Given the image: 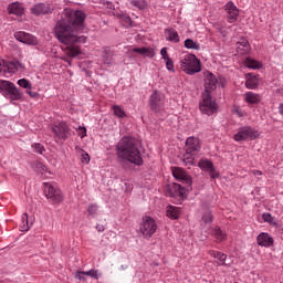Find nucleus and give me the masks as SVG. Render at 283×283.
I'll return each mask as SVG.
<instances>
[{
	"label": "nucleus",
	"instance_id": "f257e3e1",
	"mask_svg": "<svg viewBox=\"0 0 283 283\" xmlns=\"http://www.w3.org/2000/svg\"><path fill=\"white\" fill-rule=\"evenodd\" d=\"M65 15L67 21L62 20L55 25V36L60 43H63L62 48L64 54L74 59L81 54V43L87 41V36L78 35L82 30H85V12L77 11H66Z\"/></svg>",
	"mask_w": 283,
	"mask_h": 283
},
{
	"label": "nucleus",
	"instance_id": "f03ea898",
	"mask_svg": "<svg viewBox=\"0 0 283 283\" xmlns=\"http://www.w3.org/2000/svg\"><path fill=\"white\" fill-rule=\"evenodd\" d=\"M117 158L140 167L143 165V155L138 149V142L132 137H124L117 144Z\"/></svg>",
	"mask_w": 283,
	"mask_h": 283
},
{
	"label": "nucleus",
	"instance_id": "7ed1b4c3",
	"mask_svg": "<svg viewBox=\"0 0 283 283\" xmlns=\"http://www.w3.org/2000/svg\"><path fill=\"white\" fill-rule=\"evenodd\" d=\"M180 67L182 72L189 75L198 74L201 72L202 66L200 65V60L196 57L193 54H187L180 61Z\"/></svg>",
	"mask_w": 283,
	"mask_h": 283
},
{
	"label": "nucleus",
	"instance_id": "20e7f679",
	"mask_svg": "<svg viewBox=\"0 0 283 283\" xmlns=\"http://www.w3.org/2000/svg\"><path fill=\"white\" fill-rule=\"evenodd\" d=\"M200 151V139L188 137L186 140V154L184 155L185 165H193V156Z\"/></svg>",
	"mask_w": 283,
	"mask_h": 283
},
{
	"label": "nucleus",
	"instance_id": "39448f33",
	"mask_svg": "<svg viewBox=\"0 0 283 283\" xmlns=\"http://www.w3.org/2000/svg\"><path fill=\"white\" fill-rule=\"evenodd\" d=\"M260 137V132L251 126H242L238 129L237 134L233 135L235 143H244L247 140H255Z\"/></svg>",
	"mask_w": 283,
	"mask_h": 283
},
{
	"label": "nucleus",
	"instance_id": "423d86ee",
	"mask_svg": "<svg viewBox=\"0 0 283 283\" xmlns=\"http://www.w3.org/2000/svg\"><path fill=\"white\" fill-rule=\"evenodd\" d=\"M0 94L4 95L10 101H20L21 92L17 88V85L10 81L0 80Z\"/></svg>",
	"mask_w": 283,
	"mask_h": 283
},
{
	"label": "nucleus",
	"instance_id": "0eeeda50",
	"mask_svg": "<svg viewBox=\"0 0 283 283\" xmlns=\"http://www.w3.org/2000/svg\"><path fill=\"white\" fill-rule=\"evenodd\" d=\"M139 231L146 240H149L156 231H158V224L154 218L146 216L143 218L142 223L139 226Z\"/></svg>",
	"mask_w": 283,
	"mask_h": 283
},
{
	"label": "nucleus",
	"instance_id": "6e6552de",
	"mask_svg": "<svg viewBox=\"0 0 283 283\" xmlns=\"http://www.w3.org/2000/svg\"><path fill=\"white\" fill-rule=\"evenodd\" d=\"M199 109L202 114H206L207 116H211L212 114H216L218 112V104L211 95L208 93H202L201 101L199 103Z\"/></svg>",
	"mask_w": 283,
	"mask_h": 283
},
{
	"label": "nucleus",
	"instance_id": "1a4fd4ad",
	"mask_svg": "<svg viewBox=\"0 0 283 283\" xmlns=\"http://www.w3.org/2000/svg\"><path fill=\"white\" fill-rule=\"evenodd\" d=\"M44 193L51 202H54V205L63 202V192L56 187V184H44Z\"/></svg>",
	"mask_w": 283,
	"mask_h": 283
},
{
	"label": "nucleus",
	"instance_id": "9d476101",
	"mask_svg": "<svg viewBox=\"0 0 283 283\" xmlns=\"http://www.w3.org/2000/svg\"><path fill=\"white\" fill-rule=\"evenodd\" d=\"M52 132L57 140H67L70 134H72V129H70V126L65 122L53 125Z\"/></svg>",
	"mask_w": 283,
	"mask_h": 283
},
{
	"label": "nucleus",
	"instance_id": "9b49d317",
	"mask_svg": "<svg viewBox=\"0 0 283 283\" xmlns=\"http://www.w3.org/2000/svg\"><path fill=\"white\" fill-rule=\"evenodd\" d=\"M23 67L20 62H7L6 60H0V73L3 74H14Z\"/></svg>",
	"mask_w": 283,
	"mask_h": 283
},
{
	"label": "nucleus",
	"instance_id": "f8f14e48",
	"mask_svg": "<svg viewBox=\"0 0 283 283\" xmlns=\"http://www.w3.org/2000/svg\"><path fill=\"white\" fill-rule=\"evenodd\" d=\"M205 92L203 94L211 95V92H213L218 87V77L213 75L211 72H207L205 75Z\"/></svg>",
	"mask_w": 283,
	"mask_h": 283
},
{
	"label": "nucleus",
	"instance_id": "ddd939ff",
	"mask_svg": "<svg viewBox=\"0 0 283 283\" xmlns=\"http://www.w3.org/2000/svg\"><path fill=\"white\" fill-rule=\"evenodd\" d=\"M198 167H200L202 171H207L210 178H220V172L216 170V167H213V163L211 160L201 159L198 163Z\"/></svg>",
	"mask_w": 283,
	"mask_h": 283
},
{
	"label": "nucleus",
	"instance_id": "4468645a",
	"mask_svg": "<svg viewBox=\"0 0 283 283\" xmlns=\"http://www.w3.org/2000/svg\"><path fill=\"white\" fill-rule=\"evenodd\" d=\"M14 39H17V41H20V43H24L25 45H36L39 43V40H36V36L30 33H27L24 31L15 32Z\"/></svg>",
	"mask_w": 283,
	"mask_h": 283
},
{
	"label": "nucleus",
	"instance_id": "2eb2a0df",
	"mask_svg": "<svg viewBox=\"0 0 283 283\" xmlns=\"http://www.w3.org/2000/svg\"><path fill=\"white\" fill-rule=\"evenodd\" d=\"M172 176L174 178H176V180L185 182L186 185H188V187H191V176L187 175V172L182 168H174Z\"/></svg>",
	"mask_w": 283,
	"mask_h": 283
},
{
	"label": "nucleus",
	"instance_id": "dca6fc26",
	"mask_svg": "<svg viewBox=\"0 0 283 283\" xmlns=\"http://www.w3.org/2000/svg\"><path fill=\"white\" fill-rule=\"evenodd\" d=\"M163 98H165V96L159 93L158 91H155L149 98V103H150V107L151 109H154V112H158V109H160L161 105H163Z\"/></svg>",
	"mask_w": 283,
	"mask_h": 283
},
{
	"label": "nucleus",
	"instance_id": "f3484780",
	"mask_svg": "<svg viewBox=\"0 0 283 283\" xmlns=\"http://www.w3.org/2000/svg\"><path fill=\"white\" fill-rule=\"evenodd\" d=\"M31 12L36 17L41 14H50V12H52V8L45 3H38L31 8Z\"/></svg>",
	"mask_w": 283,
	"mask_h": 283
},
{
	"label": "nucleus",
	"instance_id": "a211bd4d",
	"mask_svg": "<svg viewBox=\"0 0 283 283\" xmlns=\"http://www.w3.org/2000/svg\"><path fill=\"white\" fill-rule=\"evenodd\" d=\"M245 87L248 90H256L258 84H259V80H258V75L253 74V73H249L245 75Z\"/></svg>",
	"mask_w": 283,
	"mask_h": 283
},
{
	"label": "nucleus",
	"instance_id": "6ab92c4d",
	"mask_svg": "<svg viewBox=\"0 0 283 283\" xmlns=\"http://www.w3.org/2000/svg\"><path fill=\"white\" fill-rule=\"evenodd\" d=\"M244 101L249 105H258L262 101V97L260 94L253 93V92H247L244 95Z\"/></svg>",
	"mask_w": 283,
	"mask_h": 283
},
{
	"label": "nucleus",
	"instance_id": "aec40b11",
	"mask_svg": "<svg viewBox=\"0 0 283 283\" xmlns=\"http://www.w3.org/2000/svg\"><path fill=\"white\" fill-rule=\"evenodd\" d=\"M133 52H136V54H140L142 56H148L149 59H154V56H156V51L151 48H134Z\"/></svg>",
	"mask_w": 283,
	"mask_h": 283
},
{
	"label": "nucleus",
	"instance_id": "412c9836",
	"mask_svg": "<svg viewBox=\"0 0 283 283\" xmlns=\"http://www.w3.org/2000/svg\"><path fill=\"white\" fill-rule=\"evenodd\" d=\"M258 244L260 247H271L273 245V238H271L269 235V233H261L259 237H258Z\"/></svg>",
	"mask_w": 283,
	"mask_h": 283
},
{
	"label": "nucleus",
	"instance_id": "4be33fe9",
	"mask_svg": "<svg viewBox=\"0 0 283 283\" xmlns=\"http://www.w3.org/2000/svg\"><path fill=\"white\" fill-rule=\"evenodd\" d=\"M9 14H15V17H21L23 14V6L19 2H13L8 7Z\"/></svg>",
	"mask_w": 283,
	"mask_h": 283
},
{
	"label": "nucleus",
	"instance_id": "5701e85b",
	"mask_svg": "<svg viewBox=\"0 0 283 283\" xmlns=\"http://www.w3.org/2000/svg\"><path fill=\"white\" fill-rule=\"evenodd\" d=\"M251 50V45L249 44V41L241 40L237 43V52L238 54L244 55L249 54V51Z\"/></svg>",
	"mask_w": 283,
	"mask_h": 283
},
{
	"label": "nucleus",
	"instance_id": "b1692460",
	"mask_svg": "<svg viewBox=\"0 0 283 283\" xmlns=\"http://www.w3.org/2000/svg\"><path fill=\"white\" fill-rule=\"evenodd\" d=\"M208 253L211 258H216L217 260H219L218 262L219 266H224L227 262V254L214 251V250H210Z\"/></svg>",
	"mask_w": 283,
	"mask_h": 283
},
{
	"label": "nucleus",
	"instance_id": "393cba45",
	"mask_svg": "<svg viewBox=\"0 0 283 283\" xmlns=\"http://www.w3.org/2000/svg\"><path fill=\"white\" fill-rule=\"evenodd\" d=\"M102 59L105 65H112V63H114V53H112V50H109V48H106L104 50Z\"/></svg>",
	"mask_w": 283,
	"mask_h": 283
},
{
	"label": "nucleus",
	"instance_id": "a878e982",
	"mask_svg": "<svg viewBox=\"0 0 283 283\" xmlns=\"http://www.w3.org/2000/svg\"><path fill=\"white\" fill-rule=\"evenodd\" d=\"M167 41H171L172 43L180 42V35H178V31L176 29H168L166 30Z\"/></svg>",
	"mask_w": 283,
	"mask_h": 283
},
{
	"label": "nucleus",
	"instance_id": "bb28decb",
	"mask_svg": "<svg viewBox=\"0 0 283 283\" xmlns=\"http://www.w3.org/2000/svg\"><path fill=\"white\" fill-rule=\"evenodd\" d=\"M166 214L168 218H172L174 220H177V218L180 216V208L175 206H168L166 210Z\"/></svg>",
	"mask_w": 283,
	"mask_h": 283
},
{
	"label": "nucleus",
	"instance_id": "cd10ccee",
	"mask_svg": "<svg viewBox=\"0 0 283 283\" xmlns=\"http://www.w3.org/2000/svg\"><path fill=\"white\" fill-rule=\"evenodd\" d=\"M245 67H249L250 70H260L262 67V63H260L256 60H253L251 57H247L244 61Z\"/></svg>",
	"mask_w": 283,
	"mask_h": 283
},
{
	"label": "nucleus",
	"instance_id": "c85d7f7f",
	"mask_svg": "<svg viewBox=\"0 0 283 283\" xmlns=\"http://www.w3.org/2000/svg\"><path fill=\"white\" fill-rule=\"evenodd\" d=\"M212 235L216 238L217 242H224V240H227V233H224L220 228L214 229Z\"/></svg>",
	"mask_w": 283,
	"mask_h": 283
},
{
	"label": "nucleus",
	"instance_id": "c756f323",
	"mask_svg": "<svg viewBox=\"0 0 283 283\" xmlns=\"http://www.w3.org/2000/svg\"><path fill=\"white\" fill-rule=\"evenodd\" d=\"M21 224H20V231H30V227H32V224H30V222L28 221V213H23L21 217Z\"/></svg>",
	"mask_w": 283,
	"mask_h": 283
},
{
	"label": "nucleus",
	"instance_id": "7c9ffc66",
	"mask_svg": "<svg viewBox=\"0 0 283 283\" xmlns=\"http://www.w3.org/2000/svg\"><path fill=\"white\" fill-rule=\"evenodd\" d=\"M130 6L138 10H145L147 8V0H130Z\"/></svg>",
	"mask_w": 283,
	"mask_h": 283
},
{
	"label": "nucleus",
	"instance_id": "2f4dec72",
	"mask_svg": "<svg viewBox=\"0 0 283 283\" xmlns=\"http://www.w3.org/2000/svg\"><path fill=\"white\" fill-rule=\"evenodd\" d=\"M172 190L175 192L170 193V196H185V188H182V186H180V184H174L172 185Z\"/></svg>",
	"mask_w": 283,
	"mask_h": 283
},
{
	"label": "nucleus",
	"instance_id": "473e14b6",
	"mask_svg": "<svg viewBox=\"0 0 283 283\" xmlns=\"http://www.w3.org/2000/svg\"><path fill=\"white\" fill-rule=\"evenodd\" d=\"M185 48H187V50H200V44L191 39H187L185 41Z\"/></svg>",
	"mask_w": 283,
	"mask_h": 283
},
{
	"label": "nucleus",
	"instance_id": "72a5a7b5",
	"mask_svg": "<svg viewBox=\"0 0 283 283\" xmlns=\"http://www.w3.org/2000/svg\"><path fill=\"white\" fill-rule=\"evenodd\" d=\"M232 114H234V116H238V118H242V117L247 116V112H244L242 108H240V106H233Z\"/></svg>",
	"mask_w": 283,
	"mask_h": 283
},
{
	"label": "nucleus",
	"instance_id": "f704fd0d",
	"mask_svg": "<svg viewBox=\"0 0 283 283\" xmlns=\"http://www.w3.org/2000/svg\"><path fill=\"white\" fill-rule=\"evenodd\" d=\"M240 14V11H229L228 12V21L229 23H235L238 17Z\"/></svg>",
	"mask_w": 283,
	"mask_h": 283
},
{
	"label": "nucleus",
	"instance_id": "c9c22d12",
	"mask_svg": "<svg viewBox=\"0 0 283 283\" xmlns=\"http://www.w3.org/2000/svg\"><path fill=\"white\" fill-rule=\"evenodd\" d=\"M202 222H205V224H211V222H213V214L211 213V211H207L203 213Z\"/></svg>",
	"mask_w": 283,
	"mask_h": 283
},
{
	"label": "nucleus",
	"instance_id": "e433bc0d",
	"mask_svg": "<svg viewBox=\"0 0 283 283\" xmlns=\"http://www.w3.org/2000/svg\"><path fill=\"white\" fill-rule=\"evenodd\" d=\"M113 112L117 116V118H125V111H123V108H120V106L114 105Z\"/></svg>",
	"mask_w": 283,
	"mask_h": 283
},
{
	"label": "nucleus",
	"instance_id": "4c0bfd02",
	"mask_svg": "<svg viewBox=\"0 0 283 283\" xmlns=\"http://www.w3.org/2000/svg\"><path fill=\"white\" fill-rule=\"evenodd\" d=\"M32 149H34V151H36V154H40L41 156H43V154H45V147L39 143L33 144Z\"/></svg>",
	"mask_w": 283,
	"mask_h": 283
},
{
	"label": "nucleus",
	"instance_id": "58836bf2",
	"mask_svg": "<svg viewBox=\"0 0 283 283\" xmlns=\"http://www.w3.org/2000/svg\"><path fill=\"white\" fill-rule=\"evenodd\" d=\"M97 211H98V206H96V205H90L87 208V213L92 218H94V216H96Z\"/></svg>",
	"mask_w": 283,
	"mask_h": 283
},
{
	"label": "nucleus",
	"instance_id": "ea45409f",
	"mask_svg": "<svg viewBox=\"0 0 283 283\" xmlns=\"http://www.w3.org/2000/svg\"><path fill=\"white\" fill-rule=\"evenodd\" d=\"M18 85L20 87H24V90H31V85H30V81L25 80V78H21L18 81Z\"/></svg>",
	"mask_w": 283,
	"mask_h": 283
},
{
	"label": "nucleus",
	"instance_id": "a19ab883",
	"mask_svg": "<svg viewBox=\"0 0 283 283\" xmlns=\"http://www.w3.org/2000/svg\"><path fill=\"white\" fill-rule=\"evenodd\" d=\"M85 275H87L88 277H93L94 280H98L99 274H98V270H90L84 272Z\"/></svg>",
	"mask_w": 283,
	"mask_h": 283
},
{
	"label": "nucleus",
	"instance_id": "79ce46f5",
	"mask_svg": "<svg viewBox=\"0 0 283 283\" xmlns=\"http://www.w3.org/2000/svg\"><path fill=\"white\" fill-rule=\"evenodd\" d=\"M81 163L84 165H90V154L85 153V150H82Z\"/></svg>",
	"mask_w": 283,
	"mask_h": 283
},
{
	"label": "nucleus",
	"instance_id": "37998d69",
	"mask_svg": "<svg viewBox=\"0 0 283 283\" xmlns=\"http://www.w3.org/2000/svg\"><path fill=\"white\" fill-rule=\"evenodd\" d=\"M166 61V67L169 72H175L174 69V60H171V57H168Z\"/></svg>",
	"mask_w": 283,
	"mask_h": 283
},
{
	"label": "nucleus",
	"instance_id": "c03bdc74",
	"mask_svg": "<svg viewBox=\"0 0 283 283\" xmlns=\"http://www.w3.org/2000/svg\"><path fill=\"white\" fill-rule=\"evenodd\" d=\"M226 10L228 12H235V11H238V7H235V4L233 2H228L226 4Z\"/></svg>",
	"mask_w": 283,
	"mask_h": 283
},
{
	"label": "nucleus",
	"instance_id": "a18cd8bd",
	"mask_svg": "<svg viewBox=\"0 0 283 283\" xmlns=\"http://www.w3.org/2000/svg\"><path fill=\"white\" fill-rule=\"evenodd\" d=\"M160 54H161V57L164 59V61H167V59H170L169 54H167V48H163L160 50Z\"/></svg>",
	"mask_w": 283,
	"mask_h": 283
},
{
	"label": "nucleus",
	"instance_id": "49530a36",
	"mask_svg": "<svg viewBox=\"0 0 283 283\" xmlns=\"http://www.w3.org/2000/svg\"><path fill=\"white\" fill-rule=\"evenodd\" d=\"M264 222H273V217L270 213H263Z\"/></svg>",
	"mask_w": 283,
	"mask_h": 283
},
{
	"label": "nucleus",
	"instance_id": "de8ad7c7",
	"mask_svg": "<svg viewBox=\"0 0 283 283\" xmlns=\"http://www.w3.org/2000/svg\"><path fill=\"white\" fill-rule=\"evenodd\" d=\"M84 275H85V272H83V271H78V272L75 273V277L77 280H85Z\"/></svg>",
	"mask_w": 283,
	"mask_h": 283
},
{
	"label": "nucleus",
	"instance_id": "09e8293b",
	"mask_svg": "<svg viewBox=\"0 0 283 283\" xmlns=\"http://www.w3.org/2000/svg\"><path fill=\"white\" fill-rule=\"evenodd\" d=\"M124 21H125L126 25H132V18L124 15Z\"/></svg>",
	"mask_w": 283,
	"mask_h": 283
},
{
	"label": "nucleus",
	"instance_id": "8fccbe9b",
	"mask_svg": "<svg viewBox=\"0 0 283 283\" xmlns=\"http://www.w3.org/2000/svg\"><path fill=\"white\" fill-rule=\"evenodd\" d=\"M27 94H29V96H31V98H35V96H36V92H32L30 88L27 90Z\"/></svg>",
	"mask_w": 283,
	"mask_h": 283
},
{
	"label": "nucleus",
	"instance_id": "3c124183",
	"mask_svg": "<svg viewBox=\"0 0 283 283\" xmlns=\"http://www.w3.org/2000/svg\"><path fill=\"white\" fill-rule=\"evenodd\" d=\"M80 132H82L81 136L82 138H84V136L87 134V130L85 129V127H78Z\"/></svg>",
	"mask_w": 283,
	"mask_h": 283
},
{
	"label": "nucleus",
	"instance_id": "603ef678",
	"mask_svg": "<svg viewBox=\"0 0 283 283\" xmlns=\"http://www.w3.org/2000/svg\"><path fill=\"white\" fill-rule=\"evenodd\" d=\"M252 174L254 176H262V170H253Z\"/></svg>",
	"mask_w": 283,
	"mask_h": 283
},
{
	"label": "nucleus",
	"instance_id": "864d4df0",
	"mask_svg": "<svg viewBox=\"0 0 283 283\" xmlns=\"http://www.w3.org/2000/svg\"><path fill=\"white\" fill-rule=\"evenodd\" d=\"M38 167H41L42 171H45V166L43 164H38Z\"/></svg>",
	"mask_w": 283,
	"mask_h": 283
},
{
	"label": "nucleus",
	"instance_id": "5fc2aeb1",
	"mask_svg": "<svg viewBox=\"0 0 283 283\" xmlns=\"http://www.w3.org/2000/svg\"><path fill=\"white\" fill-rule=\"evenodd\" d=\"M96 229H97V231H103L104 230L103 226H96Z\"/></svg>",
	"mask_w": 283,
	"mask_h": 283
},
{
	"label": "nucleus",
	"instance_id": "6e6d98bb",
	"mask_svg": "<svg viewBox=\"0 0 283 283\" xmlns=\"http://www.w3.org/2000/svg\"><path fill=\"white\" fill-rule=\"evenodd\" d=\"M70 65H72V60L67 61V59H64Z\"/></svg>",
	"mask_w": 283,
	"mask_h": 283
}]
</instances>
